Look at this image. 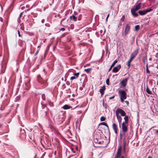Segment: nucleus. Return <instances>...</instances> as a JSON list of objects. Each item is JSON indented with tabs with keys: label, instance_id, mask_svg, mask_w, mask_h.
I'll return each instance as SVG.
<instances>
[{
	"label": "nucleus",
	"instance_id": "1",
	"mask_svg": "<svg viewBox=\"0 0 158 158\" xmlns=\"http://www.w3.org/2000/svg\"><path fill=\"white\" fill-rule=\"evenodd\" d=\"M48 78L47 77L43 78L41 77L40 75H38L37 77V81L40 83L43 86L46 87L48 85L47 82Z\"/></svg>",
	"mask_w": 158,
	"mask_h": 158
},
{
	"label": "nucleus",
	"instance_id": "2",
	"mask_svg": "<svg viewBox=\"0 0 158 158\" xmlns=\"http://www.w3.org/2000/svg\"><path fill=\"white\" fill-rule=\"evenodd\" d=\"M130 29V25L128 24H126L125 27L124 33L122 34V35L125 37L126 36L127 34L129 32Z\"/></svg>",
	"mask_w": 158,
	"mask_h": 158
},
{
	"label": "nucleus",
	"instance_id": "3",
	"mask_svg": "<svg viewBox=\"0 0 158 158\" xmlns=\"http://www.w3.org/2000/svg\"><path fill=\"white\" fill-rule=\"evenodd\" d=\"M152 9L151 8H148L145 10H140L138 11L139 13L141 15H143L146 14L148 12L152 10Z\"/></svg>",
	"mask_w": 158,
	"mask_h": 158
},
{
	"label": "nucleus",
	"instance_id": "4",
	"mask_svg": "<svg viewBox=\"0 0 158 158\" xmlns=\"http://www.w3.org/2000/svg\"><path fill=\"white\" fill-rule=\"evenodd\" d=\"M118 93L120 97L127 98V94L125 91L121 90L118 91Z\"/></svg>",
	"mask_w": 158,
	"mask_h": 158
},
{
	"label": "nucleus",
	"instance_id": "5",
	"mask_svg": "<svg viewBox=\"0 0 158 158\" xmlns=\"http://www.w3.org/2000/svg\"><path fill=\"white\" fill-rule=\"evenodd\" d=\"M139 52V49L137 48L133 52H132L130 58L132 59H134L137 55Z\"/></svg>",
	"mask_w": 158,
	"mask_h": 158
},
{
	"label": "nucleus",
	"instance_id": "6",
	"mask_svg": "<svg viewBox=\"0 0 158 158\" xmlns=\"http://www.w3.org/2000/svg\"><path fill=\"white\" fill-rule=\"evenodd\" d=\"M117 113H120V115L123 116H125L126 113L123 110L119 109V108H118L116 111V114Z\"/></svg>",
	"mask_w": 158,
	"mask_h": 158
},
{
	"label": "nucleus",
	"instance_id": "7",
	"mask_svg": "<svg viewBox=\"0 0 158 158\" xmlns=\"http://www.w3.org/2000/svg\"><path fill=\"white\" fill-rule=\"evenodd\" d=\"M121 65L118 64L117 66L114 67L112 69V72L113 73H116L121 69Z\"/></svg>",
	"mask_w": 158,
	"mask_h": 158
},
{
	"label": "nucleus",
	"instance_id": "8",
	"mask_svg": "<svg viewBox=\"0 0 158 158\" xmlns=\"http://www.w3.org/2000/svg\"><path fill=\"white\" fill-rule=\"evenodd\" d=\"M116 115L117 117V119L118 122L119 126L120 125V124L122 122V119L121 117L119 115V114L117 113L116 114Z\"/></svg>",
	"mask_w": 158,
	"mask_h": 158
},
{
	"label": "nucleus",
	"instance_id": "9",
	"mask_svg": "<svg viewBox=\"0 0 158 158\" xmlns=\"http://www.w3.org/2000/svg\"><path fill=\"white\" fill-rule=\"evenodd\" d=\"M122 129L123 132H126L127 131V126L125 124L124 122L122 123Z\"/></svg>",
	"mask_w": 158,
	"mask_h": 158
},
{
	"label": "nucleus",
	"instance_id": "10",
	"mask_svg": "<svg viewBox=\"0 0 158 158\" xmlns=\"http://www.w3.org/2000/svg\"><path fill=\"white\" fill-rule=\"evenodd\" d=\"M106 89V87L105 85L103 86L102 87H101L99 89V92L101 94V96H102L104 94V92Z\"/></svg>",
	"mask_w": 158,
	"mask_h": 158
},
{
	"label": "nucleus",
	"instance_id": "11",
	"mask_svg": "<svg viewBox=\"0 0 158 158\" xmlns=\"http://www.w3.org/2000/svg\"><path fill=\"white\" fill-rule=\"evenodd\" d=\"M127 81V79H126V78L123 80L121 82V87L125 86L126 85Z\"/></svg>",
	"mask_w": 158,
	"mask_h": 158
},
{
	"label": "nucleus",
	"instance_id": "12",
	"mask_svg": "<svg viewBox=\"0 0 158 158\" xmlns=\"http://www.w3.org/2000/svg\"><path fill=\"white\" fill-rule=\"evenodd\" d=\"M112 128L113 129L115 132V133L117 134V129H118V127L117 126H116V124L115 123H113L112 124Z\"/></svg>",
	"mask_w": 158,
	"mask_h": 158
},
{
	"label": "nucleus",
	"instance_id": "13",
	"mask_svg": "<svg viewBox=\"0 0 158 158\" xmlns=\"http://www.w3.org/2000/svg\"><path fill=\"white\" fill-rule=\"evenodd\" d=\"M70 19L71 20H73L74 21H77V17H76L74 15H72L70 17Z\"/></svg>",
	"mask_w": 158,
	"mask_h": 158
},
{
	"label": "nucleus",
	"instance_id": "14",
	"mask_svg": "<svg viewBox=\"0 0 158 158\" xmlns=\"http://www.w3.org/2000/svg\"><path fill=\"white\" fill-rule=\"evenodd\" d=\"M136 10L135 9H131V12L132 15L135 17H137L138 16V14L136 13L135 11Z\"/></svg>",
	"mask_w": 158,
	"mask_h": 158
},
{
	"label": "nucleus",
	"instance_id": "15",
	"mask_svg": "<svg viewBox=\"0 0 158 158\" xmlns=\"http://www.w3.org/2000/svg\"><path fill=\"white\" fill-rule=\"evenodd\" d=\"M121 154L120 153H116V154L115 158H125L123 156H121Z\"/></svg>",
	"mask_w": 158,
	"mask_h": 158
},
{
	"label": "nucleus",
	"instance_id": "16",
	"mask_svg": "<svg viewBox=\"0 0 158 158\" xmlns=\"http://www.w3.org/2000/svg\"><path fill=\"white\" fill-rule=\"evenodd\" d=\"M145 91L148 94L151 95L152 94L151 91H150V89L149 88L147 85L146 86V88L145 90Z\"/></svg>",
	"mask_w": 158,
	"mask_h": 158
},
{
	"label": "nucleus",
	"instance_id": "17",
	"mask_svg": "<svg viewBox=\"0 0 158 158\" xmlns=\"http://www.w3.org/2000/svg\"><path fill=\"white\" fill-rule=\"evenodd\" d=\"M103 125L106 126V127L108 130V131H109V127H108V125L105 122H103L99 124V125Z\"/></svg>",
	"mask_w": 158,
	"mask_h": 158
},
{
	"label": "nucleus",
	"instance_id": "18",
	"mask_svg": "<svg viewBox=\"0 0 158 158\" xmlns=\"http://www.w3.org/2000/svg\"><path fill=\"white\" fill-rule=\"evenodd\" d=\"M62 108L64 109V110H67L68 109H69L72 108V107L70 106H69V105H65Z\"/></svg>",
	"mask_w": 158,
	"mask_h": 158
},
{
	"label": "nucleus",
	"instance_id": "19",
	"mask_svg": "<svg viewBox=\"0 0 158 158\" xmlns=\"http://www.w3.org/2000/svg\"><path fill=\"white\" fill-rule=\"evenodd\" d=\"M115 2L114 1H110V8L111 9L113 10L114 9V7H113V6Z\"/></svg>",
	"mask_w": 158,
	"mask_h": 158
},
{
	"label": "nucleus",
	"instance_id": "20",
	"mask_svg": "<svg viewBox=\"0 0 158 158\" xmlns=\"http://www.w3.org/2000/svg\"><path fill=\"white\" fill-rule=\"evenodd\" d=\"M141 5V3H139L137 5L135 6V10H138L140 9V5Z\"/></svg>",
	"mask_w": 158,
	"mask_h": 158
},
{
	"label": "nucleus",
	"instance_id": "21",
	"mask_svg": "<svg viewBox=\"0 0 158 158\" xmlns=\"http://www.w3.org/2000/svg\"><path fill=\"white\" fill-rule=\"evenodd\" d=\"M118 61L117 60H115L112 63L111 66H110V69H109L108 71H110L111 69L112 68V67L114 65V64H116L117 62Z\"/></svg>",
	"mask_w": 158,
	"mask_h": 158
},
{
	"label": "nucleus",
	"instance_id": "22",
	"mask_svg": "<svg viewBox=\"0 0 158 158\" xmlns=\"http://www.w3.org/2000/svg\"><path fill=\"white\" fill-rule=\"evenodd\" d=\"M133 60V59L130 58L129 60L128 61L127 64V67L128 68H129L130 67L131 62Z\"/></svg>",
	"mask_w": 158,
	"mask_h": 158
},
{
	"label": "nucleus",
	"instance_id": "23",
	"mask_svg": "<svg viewBox=\"0 0 158 158\" xmlns=\"http://www.w3.org/2000/svg\"><path fill=\"white\" fill-rule=\"evenodd\" d=\"M125 120V123L126 124H128V117L127 116H125L124 118Z\"/></svg>",
	"mask_w": 158,
	"mask_h": 158
},
{
	"label": "nucleus",
	"instance_id": "24",
	"mask_svg": "<svg viewBox=\"0 0 158 158\" xmlns=\"http://www.w3.org/2000/svg\"><path fill=\"white\" fill-rule=\"evenodd\" d=\"M122 148L121 146H120L119 147L117 152V153H122Z\"/></svg>",
	"mask_w": 158,
	"mask_h": 158
},
{
	"label": "nucleus",
	"instance_id": "25",
	"mask_svg": "<svg viewBox=\"0 0 158 158\" xmlns=\"http://www.w3.org/2000/svg\"><path fill=\"white\" fill-rule=\"evenodd\" d=\"M91 69L90 68L85 69V71L87 73H90L91 72Z\"/></svg>",
	"mask_w": 158,
	"mask_h": 158
},
{
	"label": "nucleus",
	"instance_id": "26",
	"mask_svg": "<svg viewBox=\"0 0 158 158\" xmlns=\"http://www.w3.org/2000/svg\"><path fill=\"white\" fill-rule=\"evenodd\" d=\"M146 71L148 73H150V71L148 69V63H147L146 64Z\"/></svg>",
	"mask_w": 158,
	"mask_h": 158
},
{
	"label": "nucleus",
	"instance_id": "27",
	"mask_svg": "<svg viewBox=\"0 0 158 158\" xmlns=\"http://www.w3.org/2000/svg\"><path fill=\"white\" fill-rule=\"evenodd\" d=\"M139 29V25H137L135 27V31H138Z\"/></svg>",
	"mask_w": 158,
	"mask_h": 158
},
{
	"label": "nucleus",
	"instance_id": "28",
	"mask_svg": "<svg viewBox=\"0 0 158 158\" xmlns=\"http://www.w3.org/2000/svg\"><path fill=\"white\" fill-rule=\"evenodd\" d=\"M71 118V115H69V117H68L67 120V123H69L70 122V119Z\"/></svg>",
	"mask_w": 158,
	"mask_h": 158
},
{
	"label": "nucleus",
	"instance_id": "29",
	"mask_svg": "<svg viewBox=\"0 0 158 158\" xmlns=\"http://www.w3.org/2000/svg\"><path fill=\"white\" fill-rule=\"evenodd\" d=\"M79 73L78 72L76 73H73V75H74V76H75L77 78H78L79 76Z\"/></svg>",
	"mask_w": 158,
	"mask_h": 158
},
{
	"label": "nucleus",
	"instance_id": "30",
	"mask_svg": "<svg viewBox=\"0 0 158 158\" xmlns=\"http://www.w3.org/2000/svg\"><path fill=\"white\" fill-rule=\"evenodd\" d=\"M19 41L20 42V46L21 47L23 44V42H25V41L22 40H19Z\"/></svg>",
	"mask_w": 158,
	"mask_h": 158
},
{
	"label": "nucleus",
	"instance_id": "31",
	"mask_svg": "<svg viewBox=\"0 0 158 158\" xmlns=\"http://www.w3.org/2000/svg\"><path fill=\"white\" fill-rule=\"evenodd\" d=\"M126 141L125 140H124L123 141V149L125 151V147L126 145Z\"/></svg>",
	"mask_w": 158,
	"mask_h": 158
},
{
	"label": "nucleus",
	"instance_id": "32",
	"mask_svg": "<svg viewBox=\"0 0 158 158\" xmlns=\"http://www.w3.org/2000/svg\"><path fill=\"white\" fill-rule=\"evenodd\" d=\"M106 118H105L104 116H102L100 118V120L101 121H103L105 120Z\"/></svg>",
	"mask_w": 158,
	"mask_h": 158
},
{
	"label": "nucleus",
	"instance_id": "33",
	"mask_svg": "<svg viewBox=\"0 0 158 158\" xmlns=\"http://www.w3.org/2000/svg\"><path fill=\"white\" fill-rule=\"evenodd\" d=\"M106 83L107 85H109V78H108L106 80Z\"/></svg>",
	"mask_w": 158,
	"mask_h": 158
},
{
	"label": "nucleus",
	"instance_id": "34",
	"mask_svg": "<svg viewBox=\"0 0 158 158\" xmlns=\"http://www.w3.org/2000/svg\"><path fill=\"white\" fill-rule=\"evenodd\" d=\"M124 18H125V16L123 15L120 19V21L123 22L124 21Z\"/></svg>",
	"mask_w": 158,
	"mask_h": 158
},
{
	"label": "nucleus",
	"instance_id": "35",
	"mask_svg": "<svg viewBox=\"0 0 158 158\" xmlns=\"http://www.w3.org/2000/svg\"><path fill=\"white\" fill-rule=\"evenodd\" d=\"M76 78H77L75 76H72L71 77L70 80L72 81L73 80L76 79Z\"/></svg>",
	"mask_w": 158,
	"mask_h": 158
},
{
	"label": "nucleus",
	"instance_id": "36",
	"mask_svg": "<svg viewBox=\"0 0 158 158\" xmlns=\"http://www.w3.org/2000/svg\"><path fill=\"white\" fill-rule=\"evenodd\" d=\"M49 105L51 107H53L54 106V105H53V103L51 102H49Z\"/></svg>",
	"mask_w": 158,
	"mask_h": 158
},
{
	"label": "nucleus",
	"instance_id": "37",
	"mask_svg": "<svg viewBox=\"0 0 158 158\" xmlns=\"http://www.w3.org/2000/svg\"><path fill=\"white\" fill-rule=\"evenodd\" d=\"M120 98L121 102H123L124 100V99H126V98H122V97H120Z\"/></svg>",
	"mask_w": 158,
	"mask_h": 158
},
{
	"label": "nucleus",
	"instance_id": "38",
	"mask_svg": "<svg viewBox=\"0 0 158 158\" xmlns=\"http://www.w3.org/2000/svg\"><path fill=\"white\" fill-rule=\"evenodd\" d=\"M41 105H42V109H44L46 106V105L45 104L43 105V104H41Z\"/></svg>",
	"mask_w": 158,
	"mask_h": 158
},
{
	"label": "nucleus",
	"instance_id": "39",
	"mask_svg": "<svg viewBox=\"0 0 158 158\" xmlns=\"http://www.w3.org/2000/svg\"><path fill=\"white\" fill-rule=\"evenodd\" d=\"M18 34L19 37H21V36L20 34V31L19 30H18Z\"/></svg>",
	"mask_w": 158,
	"mask_h": 158
},
{
	"label": "nucleus",
	"instance_id": "40",
	"mask_svg": "<svg viewBox=\"0 0 158 158\" xmlns=\"http://www.w3.org/2000/svg\"><path fill=\"white\" fill-rule=\"evenodd\" d=\"M78 123H79V122H78V120H77L76 121V122L75 123V125H76V127H77L78 126Z\"/></svg>",
	"mask_w": 158,
	"mask_h": 158
},
{
	"label": "nucleus",
	"instance_id": "41",
	"mask_svg": "<svg viewBox=\"0 0 158 158\" xmlns=\"http://www.w3.org/2000/svg\"><path fill=\"white\" fill-rule=\"evenodd\" d=\"M44 94H43L42 95V98L43 99V100H45V98L44 97Z\"/></svg>",
	"mask_w": 158,
	"mask_h": 158
},
{
	"label": "nucleus",
	"instance_id": "42",
	"mask_svg": "<svg viewBox=\"0 0 158 158\" xmlns=\"http://www.w3.org/2000/svg\"><path fill=\"white\" fill-rule=\"evenodd\" d=\"M65 30V29L64 28H61L60 29V31H64Z\"/></svg>",
	"mask_w": 158,
	"mask_h": 158
},
{
	"label": "nucleus",
	"instance_id": "43",
	"mask_svg": "<svg viewBox=\"0 0 158 158\" xmlns=\"http://www.w3.org/2000/svg\"><path fill=\"white\" fill-rule=\"evenodd\" d=\"M114 97H115V96L114 95H113L112 97H109V99H112L114 98Z\"/></svg>",
	"mask_w": 158,
	"mask_h": 158
},
{
	"label": "nucleus",
	"instance_id": "44",
	"mask_svg": "<svg viewBox=\"0 0 158 158\" xmlns=\"http://www.w3.org/2000/svg\"><path fill=\"white\" fill-rule=\"evenodd\" d=\"M103 143H104L103 141H99V142H98V143L99 144H102Z\"/></svg>",
	"mask_w": 158,
	"mask_h": 158
},
{
	"label": "nucleus",
	"instance_id": "45",
	"mask_svg": "<svg viewBox=\"0 0 158 158\" xmlns=\"http://www.w3.org/2000/svg\"><path fill=\"white\" fill-rule=\"evenodd\" d=\"M102 105L104 107H105L106 106V104H105L104 101H103V103H102Z\"/></svg>",
	"mask_w": 158,
	"mask_h": 158
},
{
	"label": "nucleus",
	"instance_id": "46",
	"mask_svg": "<svg viewBox=\"0 0 158 158\" xmlns=\"http://www.w3.org/2000/svg\"><path fill=\"white\" fill-rule=\"evenodd\" d=\"M22 15H23V12H21V13H20V15H19V18H21V17L22 16Z\"/></svg>",
	"mask_w": 158,
	"mask_h": 158
},
{
	"label": "nucleus",
	"instance_id": "47",
	"mask_svg": "<svg viewBox=\"0 0 158 158\" xmlns=\"http://www.w3.org/2000/svg\"><path fill=\"white\" fill-rule=\"evenodd\" d=\"M145 60H147V59L146 56L145 57V58H144V59L143 61V62L144 64H145Z\"/></svg>",
	"mask_w": 158,
	"mask_h": 158
},
{
	"label": "nucleus",
	"instance_id": "48",
	"mask_svg": "<svg viewBox=\"0 0 158 158\" xmlns=\"http://www.w3.org/2000/svg\"><path fill=\"white\" fill-rule=\"evenodd\" d=\"M120 139H122V134L121 133L120 134Z\"/></svg>",
	"mask_w": 158,
	"mask_h": 158
},
{
	"label": "nucleus",
	"instance_id": "49",
	"mask_svg": "<svg viewBox=\"0 0 158 158\" xmlns=\"http://www.w3.org/2000/svg\"><path fill=\"white\" fill-rule=\"evenodd\" d=\"M35 4H33L32 6H31V8H32L33 7H35Z\"/></svg>",
	"mask_w": 158,
	"mask_h": 158
},
{
	"label": "nucleus",
	"instance_id": "50",
	"mask_svg": "<svg viewBox=\"0 0 158 158\" xmlns=\"http://www.w3.org/2000/svg\"><path fill=\"white\" fill-rule=\"evenodd\" d=\"M153 131H155V132L156 133H158V130H153Z\"/></svg>",
	"mask_w": 158,
	"mask_h": 158
},
{
	"label": "nucleus",
	"instance_id": "51",
	"mask_svg": "<svg viewBox=\"0 0 158 158\" xmlns=\"http://www.w3.org/2000/svg\"><path fill=\"white\" fill-rule=\"evenodd\" d=\"M4 133H3V132L0 131V135H2L3 134H4Z\"/></svg>",
	"mask_w": 158,
	"mask_h": 158
},
{
	"label": "nucleus",
	"instance_id": "52",
	"mask_svg": "<svg viewBox=\"0 0 158 158\" xmlns=\"http://www.w3.org/2000/svg\"><path fill=\"white\" fill-rule=\"evenodd\" d=\"M44 19H42V20H41V22L42 23H44Z\"/></svg>",
	"mask_w": 158,
	"mask_h": 158
},
{
	"label": "nucleus",
	"instance_id": "53",
	"mask_svg": "<svg viewBox=\"0 0 158 158\" xmlns=\"http://www.w3.org/2000/svg\"><path fill=\"white\" fill-rule=\"evenodd\" d=\"M98 141L96 139V140H94V142L95 143H98Z\"/></svg>",
	"mask_w": 158,
	"mask_h": 158
},
{
	"label": "nucleus",
	"instance_id": "54",
	"mask_svg": "<svg viewBox=\"0 0 158 158\" xmlns=\"http://www.w3.org/2000/svg\"><path fill=\"white\" fill-rule=\"evenodd\" d=\"M109 14H108L106 18V20H107V19H108V17H109Z\"/></svg>",
	"mask_w": 158,
	"mask_h": 158
},
{
	"label": "nucleus",
	"instance_id": "55",
	"mask_svg": "<svg viewBox=\"0 0 158 158\" xmlns=\"http://www.w3.org/2000/svg\"><path fill=\"white\" fill-rule=\"evenodd\" d=\"M78 19L79 20H80L81 19V18L80 17V16H79V17L78 18Z\"/></svg>",
	"mask_w": 158,
	"mask_h": 158
},
{
	"label": "nucleus",
	"instance_id": "56",
	"mask_svg": "<svg viewBox=\"0 0 158 158\" xmlns=\"http://www.w3.org/2000/svg\"><path fill=\"white\" fill-rule=\"evenodd\" d=\"M125 102H126V103L127 105H128V104H129V102H128V101H125Z\"/></svg>",
	"mask_w": 158,
	"mask_h": 158
},
{
	"label": "nucleus",
	"instance_id": "57",
	"mask_svg": "<svg viewBox=\"0 0 158 158\" xmlns=\"http://www.w3.org/2000/svg\"><path fill=\"white\" fill-rule=\"evenodd\" d=\"M38 51H37L35 53V56H36V55L37 54H38Z\"/></svg>",
	"mask_w": 158,
	"mask_h": 158
},
{
	"label": "nucleus",
	"instance_id": "58",
	"mask_svg": "<svg viewBox=\"0 0 158 158\" xmlns=\"http://www.w3.org/2000/svg\"><path fill=\"white\" fill-rule=\"evenodd\" d=\"M2 124L0 123V128L2 126Z\"/></svg>",
	"mask_w": 158,
	"mask_h": 158
},
{
	"label": "nucleus",
	"instance_id": "59",
	"mask_svg": "<svg viewBox=\"0 0 158 158\" xmlns=\"http://www.w3.org/2000/svg\"><path fill=\"white\" fill-rule=\"evenodd\" d=\"M26 7L27 8H28L29 7V5H27L26 6Z\"/></svg>",
	"mask_w": 158,
	"mask_h": 158
},
{
	"label": "nucleus",
	"instance_id": "60",
	"mask_svg": "<svg viewBox=\"0 0 158 158\" xmlns=\"http://www.w3.org/2000/svg\"><path fill=\"white\" fill-rule=\"evenodd\" d=\"M33 23H35V22H34V19H33Z\"/></svg>",
	"mask_w": 158,
	"mask_h": 158
},
{
	"label": "nucleus",
	"instance_id": "61",
	"mask_svg": "<svg viewBox=\"0 0 158 158\" xmlns=\"http://www.w3.org/2000/svg\"><path fill=\"white\" fill-rule=\"evenodd\" d=\"M149 60H152L151 58H150L149 59Z\"/></svg>",
	"mask_w": 158,
	"mask_h": 158
},
{
	"label": "nucleus",
	"instance_id": "62",
	"mask_svg": "<svg viewBox=\"0 0 158 158\" xmlns=\"http://www.w3.org/2000/svg\"><path fill=\"white\" fill-rule=\"evenodd\" d=\"M148 158H152L150 156H149L148 157Z\"/></svg>",
	"mask_w": 158,
	"mask_h": 158
},
{
	"label": "nucleus",
	"instance_id": "63",
	"mask_svg": "<svg viewBox=\"0 0 158 158\" xmlns=\"http://www.w3.org/2000/svg\"><path fill=\"white\" fill-rule=\"evenodd\" d=\"M45 113H46V114H47V111H46L45 112Z\"/></svg>",
	"mask_w": 158,
	"mask_h": 158
},
{
	"label": "nucleus",
	"instance_id": "64",
	"mask_svg": "<svg viewBox=\"0 0 158 158\" xmlns=\"http://www.w3.org/2000/svg\"><path fill=\"white\" fill-rule=\"evenodd\" d=\"M46 73H46V72H45V75L46 74Z\"/></svg>",
	"mask_w": 158,
	"mask_h": 158
}]
</instances>
